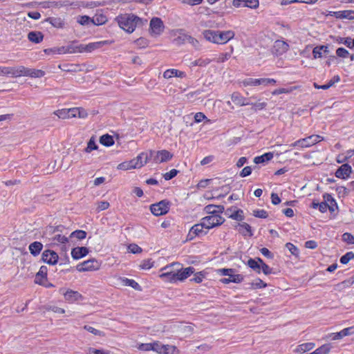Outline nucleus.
Returning <instances> with one entry per match:
<instances>
[{"instance_id":"obj_7","label":"nucleus","mask_w":354,"mask_h":354,"mask_svg":"<svg viewBox=\"0 0 354 354\" xmlns=\"http://www.w3.org/2000/svg\"><path fill=\"white\" fill-rule=\"evenodd\" d=\"M164 24L162 19L159 17H153L150 21L149 31L151 35L158 36L164 31Z\"/></svg>"},{"instance_id":"obj_13","label":"nucleus","mask_w":354,"mask_h":354,"mask_svg":"<svg viewBox=\"0 0 354 354\" xmlns=\"http://www.w3.org/2000/svg\"><path fill=\"white\" fill-rule=\"evenodd\" d=\"M205 228V225H203V222L201 220L200 223L194 225L188 233L187 236L189 239H193L197 236L205 235L207 232H205L203 229Z\"/></svg>"},{"instance_id":"obj_29","label":"nucleus","mask_w":354,"mask_h":354,"mask_svg":"<svg viewBox=\"0 0 354 354\" xmlns=\"http://www.w3.org/2000/svg\"><path fill=\"white\" fill-rule=\"evenodd\" d=\"M244 276L241 274H231L229 278H223L221 279V282L223 284H229L230 283H239L243 281Z\"/></svg>"},{"instance_id":"obj_5","label":"nucleus","mask_w":354,"mask_h":354,"mask_svg":"<svg viewBox=\"0 0 354 354\" xmlns=\"http://www.w3.org/2000/svg\"><path fill=\"white\" fill-rule=\"evenodd\" d=\"M101 264L97 260L91 259L77 264L76 268L77 271L83 272L98 270Z\"/></svg>"},{"instance_id":"obj_51","label":"nucleus","mask_w":354,"mask_h":354,"mask_svg":"<svg viewBox=\"0 0 354 354\" xmlns=\"http://www.w3.org/2000/svg\"><path fill=\"white\" fill-rule=\"evenodd\" d=\"M207 273L205 271H200L194 274V277L190 279V281L196 283H201L205 278Z\"/></svg>"},{"instance_id":"obj_27","label":"nucleus","mask_w":354,"mask_h":354,"mask_svg":"<svg viewBox=\"0 0 354 354\" xmlns=\"http://www.w3.org/2000/svg\"><path fill=\"white\" fill-rule=\"evenodd\" d=\"M173 77L184 78L186 77V73L184 71H181L175 68L167 69L163 73V77L165 79H169Z\"/></svg>"},{"instance_id":"obj_47","label":"nucleus","mask_w":354,"mask_h":354,"mask_svg":"<svg viewBox=\"0 0 354 354\" xmlns=\"http://www.w3.org/2000/svg\"><path fill=\"white\" fill-rule=\"evenodd\" d=\"M212 62V59L209 58H203L201 57L199 59H197L192 62L191 63V66H201V67H205L208 64H209Z\"/></svg>"},{"instance_id":"obj_3","label":"nucleus","mask_w":354,"mask_h":354,"mask_svg":"<svg viewBox=\"0 0 354 354\" xmlns=\"http://www.w3.org/2000/svg\"><path fill=\"white\" fill-rule=\"evenodd\" d=\"M323 136L319 135H311L304 138L299 139L290 145L292 147H299L301 148H308L317 143L324 140Z\"/></svg>"},{"instance_id":"obj_28","label":"nucleus","mask_w":354,"mask_h":354,"mask_svg":"<svg viewBox=\"0 0 354 354\" xmlns=\"http://www.w3.org/2000/svg\"><path fill=\"white\" fill-rule=\"evenodd\" d=\"M218 32V30H205L203 31L202 34L205 40L212 44H217Z\"/></svg>"},{"instance_id":"obj_43","label":"nucleus","mask_w":354,"mask_h":354,"mask_svg":"<svg viewBox=\"0 0 354 354\" xmlns=\"http://www.w3.org/2000/svg\"><path fill=\"white\" fill-rule=\"evenodd\" d=\"M267 286L268 284L260 278H257L255 280L250 283V289L251 290L262 289Z\"/></svg>"},{"instance_id":"obj_23","label":"nucleus","mask_w":354,"mask_h":354,"mask_svg":"<svg viewBox=\"0 0 354 354\" xmlns=\"http://www.w3.org/2000/svg\"><path fill=\"white\" fill-rule=\"evenodd\" d=\"M89 252V250L86 247H76L71 250V257L75 260L80 259L86 257Z\"/></svg>"},{"instance_id":"obj_56","label":"nucleus","mask_w":354,"mask_h":354,"mask_svg":"<svg viewBox=\"0 0 354 354\" xmlns=\"http://www.w3.org/2000/svg\"><path fill=\"white\" fill-rule=\"evenodd\" d=\"M97 149V145L95 143V138L91 137L87 143V147L85 148V152L91 153L92 151Z\"/></svg>"},{"instance_id":"obj_20","label":"nucleus","mask_w":354,"mask_h":354,"mask_svg":"<svg viewBox=\"0 0 354 354\" xmlns=\"http://www.w3.org/2000/svg\"><path fill=\"white\" fill-rule=\"evenodd\" d=\"M225 214L228 218L238 221H242L244 219L243 212L241 209L228 208L225 212Z\"/></svg>"},{"instance_id":"obj_48","label":"nucleus","mask_w":354,"mask_h":354,"mask_svg":"<svg viewBox=\"0 0 354 354\" xmlns=\"http://www.w3.org/2000/svg\"><path fill=\"white\" fill-rule=\"evenodd\" d=\"M233 47H231V50L230 52H226V53H220L218 57H216V62L217 63H223L225 62H226L227 60H228L231 56H232V54L233 53Z\"/></svg>"},{"instance_id":"obj_11","label":"nucleus","mask_w":354,"mask_h":354,"mask_svg":"<svg viewBox=\"0 0 354 354\" xmlns=\"http://www.w3.org/2000/svg\"><path fill=\"white\" fill-rule=\"evenodd\" d=\"M152 157L153 162L158 164L169 161L172 158L173 155L169 151L164 149L156 152L154 151Z\"/></svg>"},{"instance_id":"obj_32","label":"nucleus","mask_w":354,"mask_h":354,"mask_svg":"<svg viewBox=\"0 0 354 354\" xmlns=\"http://www.w3.org/2000/svg\"><path fill=\"white\" fill-rule=\"evenodd\" d=\"M324 201L328 203V210L333 213L337 209L338 206L333 196L330 194L326 193L323 195Z\"/></svg>"},{"instance_id":"obj_62","label":"nucleus","mask_w":354,"mask_h":354,"mask_svg":"<svg viewBox=\"0 0 354 354\" xmlns=\"http://www.w3.org/2000/svg\"><path fill=\"white\" fill-rule=\"evenodd\" d=\"M336 55L339 57L347 58L350 55V53L346 48L340 47L336 50Z\"/></svg>"},{"instance_id":"obj_64","label":"nucleus","mask_w":354,"mask_h":354,"mask_svg":"<svg viewBox=\"0 0 354 354\" xmlns=\"http://www.w3.org/2000/svg\"><path fill=\"white\" fill-rule=\"evenodd\" d=\"M88 354H110V351L104 349H97L94 348H89L88 349Z\"/></svg>"},{"instance_id":"obj_16","label":"nucleus","mask_w":354,"mask_h":354,"mask_svg":"<svg viewBox=\"0 0 354 354\" xmlns=\"http://www.w3.org/2000/svg\"><path fill=\"white\" fill-rule=\"evenodd\" d=\"M63 295L64 299L70 304L83 299V296L79 292L71 289L67 290Z\"/></svg>"},{"instance_id":"obj_4","label":"nucleus","mask_w":354,"mask_h":354,"mask_svg":"<svg viewBox=\"0 0 354 354\" xmlns=\"http://www.w3.org/2000/svg\"><path fill=\"white\" fill-rule=\"evenodd\" d=\"M201 220L207 230L221 225L225 221L221 215H209Z\"/></svg>"},{"instance_id":"obj_39","label":"nucleus","mask_w":354,"mask_h":354,"mask_svg":"<svg viewBox=\"0 0 354 354\" xmlns=\"http://www.w3.org/2000/svg\"><path fill=\"white\" fill-rule=\"evenodd\" d=\"M246 265L250 268L252 270L255 271L257 273L260 274L261 273V265L260 262L258 261V257L255 259L250 258Z\"/></svg>"},{"instance_id":"obj_18","label":"nucleus","mask_w":354,"mask_h":354,"mask_svg":"<svg viewBox=\"0 0 354 354\" xmlns=\"http://www.w3.org/2000/svg\"><path fill=\"white\" fill-rule=\"evenodd\" d=\"M111 42L104 40L95 42H91L88 44H82V53H91L95 49L100 48L106 44H111Z\"/></svg>"},{"instance_id":"obj_52","label":"nucleus","mask_w":354,"mask_h":354,"mask_svg":"<svg viewBox=\"0 0 354 354\" xmlns=\"http://www.w3.org/2000/svg\"><path fill=\"white\" fill-rule=\"evenodd\" d=\"M331 349V346L328 344H325L316 348L313 352L314 354H328Z\"/></svg>"},{"instance_id":"obj_2","label":"nucleus","mask_w":354,"mask_h":354,"mask_svg":"<svg viewBox=\"0 0 354 354\" xmlns=\"http://www.w3.org/2000/svg\"><path fill=\"white\" fill-rule=\"evenodd\" d=\"M115 20L121 29L129 33H132L138 26L143 24L141 18L129 13L119 15Z\"/></svg>"},{"instance_id":"obj_45","label":"nucleus","mask_w":354,"mask_h":354,"mask_svg":"<svg viewBox=\"0 0 354 354\" xmlns=\"http://www.w3.org/2000/svg\"><path fill=\"white\" fill-rule=\"evenodd\" d=\"M160 354H178V350L175 346L163 344Z\"/></svg>"},{"instance_id":"obj_59","label":"nucleus","mask_w":354,"mask_h":354,"mask_svg":"<svg viewBox=\"0 0 354 354\" xmlns=\"http://www.w3.org/2000/svg\"><path fill=\"white\" fill-rule=\"evenodd\" d=\"M84 328L95 335H97V336H100V337H104L105 335L104 332L99 330H97L92 326H88V325H85L84 326Z\"/></svg>"},{"instance_id":"obj_12","label":"nucleus","mask_w":354,"mask_h":354,"mask_svg":"<svg viewBox=\"0 0 354 354\" xmlns=\"http://www.w3.org/2000/svg\"><path fill=\"white\" fill-rule=\"evenodd\" d=\"M235 36L234 31L229 30H218L217 44L223 45L227 44L229 41L234 39Z\"/></svg>"},{"instance_id":"obj_8","label":"nucleus","mask_w":354,"mask_h":354,"mask_svg":"<svg viewBox=\"0 0 354 354\" xmlns=\"http://www.w3.org/2000/svg\"><path fill=\"white\" fill-rule=\"evenodd\" d=\"M354 333V326L345 328L337 333H330L327 334L324 339L326 340H339L346 336H349Z\"/></svg>"},{"instance_id":"obj_63","label":"nucleus","mask_w":354,"mask_h":354,"mask_svg":"<svg viewBox=\"0 0 354 354\" xmlns=\"http://www.w3.org/2000/svg\"><path fill=\"white\" fill-rule=\"evenodd\" d=\"M342 240L348 244H354V236L351 233H344L342 235Z\"/></svg>"},{"instance_id":"obj_9","label":"nucleus","mask_w":354,"mask_h":354,"mask_svg":"<svg viewBox=\"0 0 354 354\" xmlns=\"http://www.w3.org/2000/svg\"><path fill=\"white\" fill-rule=\"evenodd\" d=\"M59 54H73V53H82V44H78L76 41H73L66 46L58 48L56 50Z\"/></svg>"},{"instance_id":"obj_34","label":"nucleus","mask_w":354,"mask_h":354,"mask_svg":"<svg viewBox=\"0 0 354 354\" xmlns=\"http://www.w3.org/2000/svg\"><path fill=\"white\" fill-rule=\"evenodd\" d=\"M328 47L327 45H321L315 46L313 50V56L314 59L323 57V53H328Z\"/></svg>"},{"instance_id":"obj_31","label":"nucleus","mask_w":354,"mask_h":354,"mask_svg":"<svg viewBox=\"0 0 354 354\" xmlns=\"http://www.w3.org/2000/svg\"><path fill=\"white\" fill-rule=\"evenodd\" d=\"M45 74V72L42 70L25 67L24 77L39 78L44 77Z\"/></svg>"},{"instance_id":"obj_53","label":"nucleus","mask_w":354,"mask_h":354,"mask_svg":"<svg viewBox=\"0 0 354 354\" xmlns=\"http://www.w3.org/2000/svg\"><path fill=\"white\" fill-rule=\"evenodd\" d=\"M243 85L244 86H257L260 85V78L254 79V78H247L244 80L243 82Z\"/></svg>"},{"instance_id":"obj_21","label":"nucleus","mask_w":354,"mask_h":354,"mask_svg":"<svg viewBox=\"0 0 354 354\" xmlns=\"http://www.w3.org/2000/svg\"><path fill=\"white\" fill-rule=\"evenodd\" d=\"M153 153H154V151L152 150H150L149 151V153L142 152V153H139L135 158L140 169L142 168L143 166H145L148 162L149 159L151 158H152Z\"/></svg>"},{"instance_id":"obj_36","label":"nucleus","mask_w":354,"mask_h":354,"mask_svg":"<svg viewBox=\"0 0 354 354\" xmlns=\"http://www.w3.org/2000/svg\"><path fill=\"white\" fill-rule=\"evenodd\" d=\"M315 346V344L314 342L303 343L299 344L294 350V352L297 353H304L313 350Z\"/></svg>"},{"instance_id":"obj_58","label":"nucleus","mask_w":354,"mask_h":354,"mask_svg":"<svg viewBox=\"0 0 354 354\" xmlns=\"http://www.w3.org/2000/svg\"><path fill=\"white\" fill-rule=\"evenodd\" d=\"M354 259V253L353 252H348L340 258V263L342 264H347L351 260Z\"/></svg>"},{"instance_id":"obj_22","label":"nucleus","mask_w":354,"mask_h":354,"mask_svg":"<svg viewBox=\"0 0 354 354\" xmlns=\"http://www.w3.org/2000/svg\"><path fill=\"white\" fill-rule=\"evenodd\" d=\"M231 100L236 106H243L250 104V102H249L248 99L243 97L239 92H234L231 95Z\"/></svg>"},{"instance_id":"obj_61","label":"nucleus","mask_w":354,"mask_h":354,"mask_svg":"<svg viewBox=\"0 0 354 354\" xmlns=\"http://www.w3.org/2000/svg\"><path fill=\"white\" fill-rule=\"evenodd\" d=\"M217 274L221 276H228L230 277L231 274L235 272V270L232 268H220L217 270Z\"/></svg>"},{"instance_id":"obj_57","label":"nucleus","mask_w":354,"mask_h":354,"mask_svg":"<svg viewBox=\"0 0 354 354\" xmlns=\"http://www.w3.org/2000/svg\"><path fill=\"white\" fill-rule=\"evenodd\" d=\"M117 169L119 170H124V171L134 169L130 160L124 161V162L120 163L117 166Z\"/></svg>"},{"instance_id":"obj_54","label":"nucleus","mask_w":354,"mask_h":354,"mask_svg":"<svg viewBox=\"0 0 354 354\" xmlns=\"http://www.w3.org/2000/svg\"><path fill=\"white\" fill-rule=\"evenodd\" d=\"M86 232L84 230H77L73 231L69 236V237L73 238H77L79 240L84 239L86 237Z\"/></svg>"},{"instance_id":"obj_1","label":"nucleus","mask_w":354,"mask_h":354,"mask_svg":"<svg viewBox=\"0 0 354 354\" xmlns=\"http://www.w3.org/2000/svg\"><path fill=\"white\" fill-rule=\"evenodd\" d=\"M195 269L194 267L180 268L176 271L163 272L159 274V277L166 282L176 283L178 281H183L189 276L194 274Z\"/></svg>"},{"instance_id":"obj_41","label":"nucleus","mask_w":354,"mask_h":354,"mask_svg":"<svg viewBox=\"0 0 354 354\" xmlns=\"http://www.w3.org/2000/svg\"><path fill=\"white\" fill-rule=\"evenodd\" d=\"M29 250L31 254L36 257L41 252L43 245L41 242L39 241H35L30 244L29 245Z\"/></svg>"},{"instance_id":"obj_35","label":"nucleus","mask_w":354,"mask_h":354,"mask_svg":"<svg viewBox=\"0 0 354 354\" xmlns=\"http://www.w3.org/2000/svg\"><path fill=\"white\" fill-rule=\"evenodd\" d=\"M274 48L277 54L282 55L288 50L289 45L286 41L277 40L274 42Z\"/></svg>"},{"instance_id":"obj_19","label":"nucleus","mask_w":354,"mask_h":354,"mask_svg":"<svg viewBox=\"0 0 354 354\" xmlns=\"http://www.w3.org/2000/svg\"><path fill=\"white\" fill-rule=\"evenodd\" d=\"M232 4L234 7L239 8L241 6L250 8H257L259 6V0H233Z\"/></svg>"},{"instance_id":"obj_10","label":"nucleus","mask_w":354,"mask_h":354,"mask_svg":"<svg viewBox=\"0 0 354 354\" xmlns=\"http://www.w3.org/2000/svg\"><path fill=\"white\" fill-rule=\"evenodd\" d=\"M51 244L66 250L69 244V238L62 234H55L51 238Z\"/></svg>"},{"instance_id":"obj_49","label":"nucleus","mask_w":354,"mask_h":354,"mask_svg":"<svg viewBox=\"0 0 354 354\" xmlns=\"http://www.w3.org/2000/svg\"><path fill=\"white\" fill-rule=\"evenodd\" d=\"M298 88H299V86H292L290 88H277L272 92V95H280V94H283V93H290L293 91L297 90Z\"/></svg>"},{"instance_id":"obj_38","label":"nucleus","mask_w":354,"mask_h":354,"mask_svg":"<svg viewBox=\"0 0 354 354\" xmlns=\"http://www.w3.org/2000/svg\"><path fill=\"white\" fill-rule=\"evenodd\" d=\"M28 39L35 44H39L43 41L44 35L39 31H31L28 34Z\"/></svg>"},{"instance_id":"obj_30","label":"nucleus","mask_w":354,"mask_h":354,"mask_svg":"<svg viewBox=\"0 0 354 354\" xmlns=\"http://www.w3.org/2000/svg\"><path fill=\"white\" fill-rule=\"evenodd\" d=\"M47 267L45 266H42L40 267L38 272L36 274L35 283L37 284L43 283L44 281H46L47 277Z\"/></svg>"},{"instance_id":"obj_15","label":"nucleus","mask_w":354,"mask_h":354,"mask_svg":"<svg viewBox=\"0 0 354 354\" xmlns=\"http://www.w3.org/2000/svg\"><path fill=\"white\" fill-rule=\"evenodd\" d=\"M352 173V168L351 165L344 163L341 165L335 172V176L340 179H347L349 178Z\"/></svg>"},{"instance_id":"obj_6","label":"nucleus","mask_w":354,"mask_h":354,"mask_svg":"<svg viewBox=\"0 0 354 354\" xmlns=\"http://www.w3.org/2000/svg\"><path fill=\"white\" fill-rule=\"evenodd\" d=\"M150 210L156 216L166 214L169 210V202L162 200L157 203L151 205Z\"/></svg>"},{"instance_id":"obj_37","label":"nucleus","mask_w":354,"mask_h":354,"mask_svg":"<svg viewBox=\"0 0 354 354\" xmlns=\"http://www.w3.org/2000/svg\"><path fill=\"white\" fill-rule=\"evenodd\" d=\"M107 21V17L102 12H97L93 18H91V23L96 26L103 25L106 24Z\"/></svg>"},{"instance_id":"obj_60","label":"nucleus","mask_w":354,"mask_h":354,"mask_svg":"<svg viewBox=\"0 0 354 354\" xmlns=\"http://www.w3.org/2000/svg\"><path fill=\"white\" fill-rule=\"evenodd\" d=\"M286 248L290 251V252L292 255H294L295 257H298L299 256V250L297 248V247L295 246L293 243H287L286 244Z\"/></svg>"},{"instance_id":"obj_46","label":"nucleus","mask_w":354,"mask_h":354,"mask_svg":"<svg viewBox=\"0 0 354 354\" xmlns=\"http://www.w3.org/2000/svg\"><path fill=\"white\" fill-rule=\"evenodd\" d=\"M100 142L105 147H111L114 145V140L111 136L104 134L100 137Z\"/></svg>"},{"instance_id":"obj_17","label":"nucleus","mask_w":354,"mask_h":354,"mask_svg":"<svg viewBox=\"0 0 354 354\" xmlns=\"http://www.w3.org/2000/svg\"><path fill=\"white\" fill-rule=\"evenodd\" d=\"M25 73V66H6V76L12 77H24Z\"/></svg>"},{"instance_id":"obj_50","label":"nucleus","mask_w":354,"mask_h":354,"mask_svg":"<svg viewBox=\"0 0 354 354\" xmlns=\"http://www.w3.org/2000/svg\"><path fill=\"white\" fill-rule=\"evenodd\" d=\"M54 114L62 120L70 119L69 109H58L54 112Z\"/></svg>"},{"instance_id":"obj_24","label":"nucleus","mask_w":354,"mask_h":354,"mask_svg":"<svg viewBox=\"0 0 354 354\" xmlns=\"http://www.w3.org/2000/svg\"><path fill=\"white\" fill-rule=\"evenodd\" d=\"M204 211L209 215H221L225 211V207L221 205H207L204 207Z\"/></svg>"},{"instance_id":"obj_42","label":"nucleus","mask_w":354,"mask_h":354,"mask_svg":"<svg viewBox=\"0 0 354 354\" xmlns=\"http://www.w3.org/2000/svg\"><path fill=\"white\" fill-rule=\"evenodd\" d=\"M119 279L121 281L122 285L124 286H130L135 290H140V285L134 279L126 277H120Z\"/></svg>"},{"instance_id":"obj_33","label":"nucleus","mask_w":354,"mask_h":354,"mask_svg":"<svg viewBox=\"0 0 354 354\" xmlns=\"http://www.w3.org/2000/svg\"><path fill=\"white\" fill-rule=\"evenodd\" d=\"M236 229L243 235L252 236L253 235L251 226L247 223H239L236 225Z\"/></svg>"},{"instance_id":"obj_26","label":"nucleus","mask_w":354,"mask_h":354,"mask_svg":"<svg viewBox=\"0 0 354 354\" xmlns=\"http://www.w3.org/2000/svg\"><path fill=\"white\" fill-rule=\"evenodd\" d=\"M331 13L330 15L335 16L337 19H354V10H340Z\"/></svg>"},{"instance_id":"obj_25","label":"nucleus","mask_w":354,"mask_h":354,"mask_svg":"<svg viewBox=\"0 0 354 354\" xmlns=\"http://www.w3.org/2000/svg\"><path fill=\"white\" fill-rule=\"evenodd\" d=\"M70 118H86L88 116L86 111L82 107H73L69 109Z\"/></svg>"},{"instance_id":"obj_44","label":"nucleus","mask_w":354,"mask_h":354,"mask_svg":"<svg viewBox=\"0 0 354 354\" xmlns=\"http://www.w3.org/2000/svg\"><path fill=\"white\" fill-rule=\"evenodd\" d=\"M47 21L57 28H62L65 25L64 21L60 17H49Z\"/></svg>"},{"instance_id":"obj_55","label":"nucleus","mask_w":354,"mask_h":354,"mask_svg":"<svg viewBox=\"0 0 354 354\" xmlns=\"http://www.w3.org/2000/svg\"><path fill=\"white\" fill-rule=\"evenodd\" d=\"M258 261L261 263V272L266 275L270 274L272 273V268L267 265L261 258L258 257Z\"/></svg>"},{"instance_id":"obj_40","label":"nucleus","mask_w":354,"mask_h":354,"mask_svg":"<svg viewBox=\"0 0 354 354\" xmlns=\"http://www.w3.org/2000/svg\"><path fill=\"white\" fill-rule=\"evenodd\" d=\"M273 157L274 154L272 152H267L261 156L254 157V162L256 164L263 163L271 160L273 158Z\"/></svg>"},{"instance_id":"obj_14","label":"nucleus","mask_w":354,"mask_h":354,"mask_svg":"<svg viewBox=\"0 0 354 354\" xmlns=\"http://www.w3.org/2000/svg\"><path fill=\"white\" fill-rule=\"evenodd\" d=\"M42 260L49 264V265H55L58 261V254L50 250H46L42 253Z\"/></svg>"}]
</instances>
